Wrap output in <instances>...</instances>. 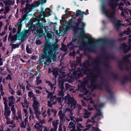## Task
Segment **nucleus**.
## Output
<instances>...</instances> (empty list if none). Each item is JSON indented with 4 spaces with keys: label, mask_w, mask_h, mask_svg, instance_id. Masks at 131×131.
I'll return each instance as SVG.
<instances>
[{
    "label": "nucleus",
    "mask_w": 131,
    "mask_h": 131,
    "mask_svg": "<svg viewBox=\"0 0 131 131\" xmlns=\"http://www.w3.org/2000/svg\"><path fill=\"white\" fill-rule=\"evenodd\" d=\"M77 74L76 79H79L80 77H82L83 76V73L81 72H80L78 74L77 72Z\"/></svg>",
    "instance_id": "c85d7f7f"
},
{
    "label": "nucleus",
    "mask_w": 131,
    "mask_h": 131,
    "mask_svg": "<svg viewBox=\"0 0 131 131\" xmlns=\"http://www.w3.org/2000/svg\"><path fill=\"white\" fill-rule=\"evenodd\" d=\"M28 14L26 13V14H24L22 16V18L19 19L18 21L22 23L25 19H26V18Z\"/></svg>",
    "instance_id": "393cba45"
},
{
    "label": "nucleus",
    "mask_w": 131,
    "mask_h": 131,
    "mask_svg": "<svg viewBox=\"0 0 131 131\" xmlns=\"http://www.w3.org/2000/svg\"><path fill=\"white\" fill-rule=\"evenodd\" d=\"M11 110L12 111L13 114H14V117L15 116V113H16V110L15 108V105H13L11 108Z\"/></svg>",
    "instance_id": "bb28decb"
},
{
    "label": "nucleus",
    "mask_w": 131,
    "mask_h": 131,
    "mask_svg": "<svg viewBox=\"0 0 131 131\" xmlns=\"http://www.w3.org/2000/svg\"><path fill=\"white\" fill-rule=\"evenodd\" d=\"M6 79L7 80H12V78L11 77V75L10 74H8V76L6 78Z\"/></svg>",
    "instance_id": "a19ab883"
},
{
    "label": "nucleus",
    "mask_w": 131,
    "mask_h": 131,
    "mask_svg": "<svg viewBox=\"0 0 131 131\" xmlns=\"http://www.w3.org/2000/svg\"><path fill=\"white\" fill-rule=\"evenodd\" d=\"M42 126L41 125H39L37 127V131H42Z\"/></svg>",
    "instance_id": "8fccbe9b"
},
{
    "label": "nucleus",
    "mask_w": 131,
    "mask_h": 131,
    "mask_svg": "<svg viewBox=\"0 0 131 131\" xmlns=\"http://www.w3.org/2000/svg\"><path fill=\"white\" fill-rule=\"evenodd\" d=\"M122 46L123 49V51L125 53H127L130 50V49L128 48L126 49V45L125 43H123L122 44Z\"/></svg>",
    "instance_id": "4be33fe9"
},
{
    "label": "nucleus",
    "mask_w": 131,
    "mask_h": 131,
    "mask_svg": "<svg viewBox=\"0 0 131 131\" xmlns=\"http://www.w3.org/2000/svg\"><path fill=\"white\" fill-rule=\"evenodd\" d=\"M91 113L89 112V111H88L86 110H85V111L84 113V115H90L91 114Z\"/></svg>",
    "instance_id": "37998d69"
},
{
    "label": "nucleus",
    "mask_w": 131,
    "mask_h": 131,
    "mask_svg": "<svg viewBox=\"0 0 131 131\" xmlns=\"http://www.w3.org/2000/svg\"><path fill=\"white\" fill-rule=\"evenodd\" d=\"M82 18H79L77 19L78 22L75 21L73 23L75 25H71V27L73 28V31L75 34H77L78 30L80 31L79 32V36L81 37H83L85 35L84 27L85 24L82 22Z\"/></svg>",
    "instance_id": "7ed1b4c3"
},
{
    "label": "nucleus",
    "mask_w": 131,
    "mask_h": 131,
    "mask_svg": "<svg viewBox=\"0 0 131 131\" xmlns=\"http://www.w3.org/2000/svg\"><path fill=\"white\" fill-rule=\"evenodd\" d=\"M53 75L55 77H56L59 75V72L57 69H55L52 71Z\"/></svg>",
    "instance_id": "b1692460"
},
{
    "label": "nucleus",
    "mask_w": 131,
    "mask_h": 131,
    "mask_svg": "<svg viewBox=\"0 0 131 131\" xmlns=\"http://www.w3.org/2000/svg\"><path fill=\"white\" fill-rule=\"evenodd\" d=\"M10 9L8 6L5 7V10L6 12H8L10 10Z\"/></svg>",
    "instance_id": "3c124183"
},
{
    "label": "nucleus",
    "mask_w": 131,
    "mask_h": 131,
    "mask_svg": "<svg viewBox=\"0 0 131 131\" xmlns=\"http://www.w3.org/2000/svg\"><path fill=\"white\" fill-rule=\"evenodd\" d=\"M58 47L57 43L52 44L49 42L47 41L45 43L42 51L43 53L41 54L39 59L41 62L46 60L47 62L51 61L52 60L56 58V56L55 54L56 49Z\"/></svg>",
    "instance_id": "f03ea898"
},
{
    "label": "nucleus",
    "mask_w": 131,
    "mask_h": 131,
    "mask_svg": "<svg viewBox=\"0 0 131 131\" xmlns=\"http://www.w3.org/2000/svg\"><path fill=\"white\" fill-rule=\"evenodd\" d=\"M60 87L61 90H64V84L63 83H61L60 86Z\"/></svg>",
    "instance_id": "de8ad7c7"
},
{
    "label": "nucleus",
    "mask_w": 131,
    "mask_h": 131,
    "mask_svg": "<svg viewBox=\"0 0 131 131\" xmlns=\"http://www.w3.org/2000/svg\"><path fill=\"white\" fill-rule=\"evenodd\" d=\"M75 43H74V42L72 41L70 42L68 44V45L69 46H72L75 45Z\"/></svg>",
    "instance_id": "bf43d9fd"
},
{
    "label": "nucleus",
    "mask_w": 131,
    "mask_h": 131,
    "mask_svg": "<svg viewBox=\"0 0 131 131\" xmlns=\"http://www.w3.org/2000/svg\"><path fill=\"white\" fill-rule=\"evenodd\" d=\"M41 1H42L39 0L37 1L34 2L31 4L33 8L38 7L40 4H43V3H41Z\"/></svg>",
    "instance_id": "6ab92c4d"
},
{
    "label": "nucleus",
    "mask_w": 131,
    "mask_h": 131,
    "mask_svg": "<svg viewBox=\"0 0 131 131\" xmlns=\"http://www.w3.org/2000/svg\"><path fill=\"white\" fill-rule=\"evenodd\" d=\"M10 113L11 111L10 110L6 111V112H4V115L5 116V117H6L7 116H9Z\"/></svg>",
    "instance_id": "c756f323"
},
{
    "label": "nucleus",
    "mask_w": 131,
    "mask_h": 131,
    "mask_svg": "<svg viewBox=\"0 0 131 131\" xmlns=\"http://www.w3.org/2000/svg\"><path fill=\"white\" fill-rule=\"evenodd\" d=\"M73 128L70 130V131H78L77 129H75V126H71V128Z\"/></svg>",
    "instance_id": "4d7b16f0"
},
{
    "label": "nucleus",
    "mask_w": 131,
    "mask_h": 131,
    "mask_svg": "<svg viewBox=\"0 0 131 131\" xmlns=\"http://www.w3.org/2000/svg\"><path fill=\"white\" fill-rule=\"evenodd\" d=\"M18 25L17 28V34L20 33V31L21 30V28L22 27L21 22L19 21L17 23Z\"/></svg>",
    "instance_id": "5701e85b"
},
{
    "label": "nucleus",
    "mask_w": 131,
    "mask_h": 131,
    "mask_svg": "<svg viewBox=\"0 0 131 131\" xmlns=\"http://www.w3.org/2000/svg\"><path fill=\"white\" fill-rule=\"evenodd\" d=\"M76 12V13L75 14L76 16L78 17L79 16H80L81 17V18H82V19H83L84 15H87L88 14L85 13V12H82L81 10L79 9Z\"/></svg>",
    "instance_id": "f3484780"
},
{
    "label": "nucleus",
    "mask_w": 131,
    "mask_h": 131,
    "mask_svg": "<svg viewBox=\"0 0 131 131\" xmlns=\"http://www.w3.org/2000/svg\"><path fill=\"white\" fill-rule=\"evenodd\" d=\"M92 39L94 40V42L91 45L90 47L87 48V49L88 51L92 52H94L95 51V49L94 47L96 43L99 41L103 43H108L110 45H113L114 42V40H109L107 39H101L99 40H96L92 38Z\"/></svg>",
    "instance_id": "39448f33"
},
{
    "label": "nucleus",
    "mask_w": 131,
    "mask_h": 131,
    "mask_svg": "<svg viewBox=\"0 0 131 131\" xmlns=\"http://www.w3.org/2000/svg\"><path fill=\"white\" fill-rule=\"evenodd\" d=\"M62 99V98L61 97H58L57 99V100L59 103H60V104H61Z\"/></svg>",
    "instance_id": "58836bf2"
},
{
    "label": "nucleus",
    "mask_w": 131,
    "mask_h": 131,
    "mask_svg": "<svg viewBox=\"0 0 131 131\" xmlns=\"http://www.w3.org/2000/svg\"><path fill=\"white\" fill-rule=\"evenodd\" d=\"M10 39L11 40L12 43H14L15 41H17L18 38V35L16 34L14 35H12V33L10 32L9 35L8 40V41L10 40Z\"/></svg>",
    "instance_id": "f8f14e48"
},
{
    "label": "nucleus",
    "mask_w": 131,
    "mask_h": 131,
    "mask_svg": "<svg viewBox=\"0 0 131 131\" xmlns=\"http://www.w3.org/2000/svg\"><path fill=\"white\" fill-rule=\"evenodd\" d=\"M77 39V37L76 36L74 35V37L72 38V40L74 42V43H75V42L76 41Z\"/></svg>",
    "instance_id": "a18cd8bd"
},
{
    "label": "nucleus",
    "mask_w": 131,
    "mask_h": 131,
    "mask_svg": "<svg viewBox=\"0 0 131 131\" xmlns=\"http://www.w3.org/2000/svg\"><path fill=\"white\" fill-rule=\"evenodd\" d=\"M52 104L51 103V102L49 101H48V107L51 108L52 107Z\"/></svg>",
    "instance_id": "864d4df0"
},
{
    "label": "nucleus",
    "mask_w": 131,
    "mask_h": 131,
    "mask_svg": "<svg viewBox=\"0 0 131 131\" xmlns=\"http://www.w3.org/2000/svg\"><path fill=\"white\" fill-rule=\"evenodd\" d=\"M77 103V101L73 97H71L68 98L67 103L68 106L70 105L69 107L71 109L73 110L75 108Z\"/></svg>",
    "instance_id": "0eeeda50"
},
{
    "label": "nucleus",
    "mask_w": 131,
    "mask_h": 131,
    "mask_svg": "<svg viewBox=\"0 0 131 131\" xmlns=\"http://www.w3.org/2000/svg\"><path fill=\"white\" fill-rule=\"evenodd\" d=\"M36 43L37 45H40L42 43V42L39 39H37L36 41Z\"/></svg>",
    "instance_id": "79ce46f5"
},
{
    "label": "nucleus",
    "mask_w": 131,
    "mask_h": 131,
    "mask_svg": "<svg viewBox=\"0 0 131 131\" xmlns=\"http://www.w3.org/2000/svg\"><path fill=\"white\" fill-rule=\"evenodd\" d=\"M15 102L9 101L8 103V105L9 107L12 106L15 103Z\"/></svg>",
    "instance_id": "5fc2aeb1"
},
{
    "label": "nucleus",
    "mask_w": 131,
    "mask_h": 131,
    "mask_svg": "<svg viewBox=\"0 0 131 131\" xmlns=\"http://www.w3.org/2000/svg\"><path fill=\"white\" fill-rule=\"evenodd\" d=\"M101 57H96L93 61L92 64H94L95 66L92 70V71L89 73V75L87 76L85 79L88 78L87 80L90 81L91 84L90 86L91 91L93 90L96 89L100 90L102 89L101 86L104 84V83L102 82L99 84H96L97 80V78L100 76L101 74V70L100 67V60Z\"/></svg>",
    "instance_id": "f257e3e1"
},
{
    "label": "nucleus",
    "mask_w": 131,
    "mask_h": 131,
    "mask_svg": "<svg viewBox=\"0 0 131 131\" xmlns=\"http://www.w3.org/2000/svg\"><path fill=\"white\" fill-rule=\"evenodd\" d=\"M106 72L107 73H110V74L113 76V78L114 79L117 80L118 79V76L117 74L112 72L107 69L106 70Z\"/></svg>",
    "instance_id": "a211bd4d"
},
{
    "label": "nucleus",
    "mask_w": 131,
    "mask_h": 131,
    "mask_svg": "<svg viewBox=\"0 0 131 131\" xmlns=\"http://www.w3.org/2000/svg\"><path fill=\"white\" fill-rule=\"evenodd\" d=\"M4 106V112H6V111L10 110L9 107H8V105Z\"/></svg>",
    "instance_id": "6e6d98bb"
},
{
    "label": "nucleus",
    "mask_w": 131,
    "mask_h": 131,
    "mask_svg": "<svg viewBox=\"0 0 131 131\" xmlns=\"http://www.w3.org/2000/svg\"><path fill=\"white\" fill-rule=\"evenodd\" d=\"M56 97V96H51L50 97V100L51 102L53 101L54 99Z\"/></svg>",
    "instance_id": "e2e57ef3"
},
{
    "label": "nucleus",
    "mask_w": 131,
    "mask_h": 131,
    "mask_svg": "<svg viewBox=\"0 0 131 131\" xmlns=\"http://www.w3.org/2000/svg\"><path fill=\"white\" fill-rule=\"evenodd\" d=\"M8 99L9 100L12 102H15V99L14 96H11L8 97Z\"/></svg>",
    "instance_id": "72a5a7b5"
},
{
    "label": "nucleus",
    "mask_w": 131,
    "mask_h": 131,
    "mask_svg": "<svg viewBox=\"0 0 131 131\" xmlns=\"http://www.w3.org/2000/svg\"><path fill=\"white\" fill-rule=\"evenodd\" d=\"M76 62L78 64H80L81 61V58L79 57H76Z\"/></svg>",
    "instance_id": "4c0bfd02"
},
{
    "label": "nucleus",
    "mask_w": 131,
    "mask_h": 131,
    "mask_svg": "<svg viewBox=\"0 0 131 131\" xmlns=\"http://www.w3.org/2000/svg\"><path fill=\"white\" fill-rule=\"evenodd\" d=\"M97 113H96L95 115L96 117L97 116H102V114L100 110H97Z\"/></svg>",
    "instance_id": "7c9ffc66"
},
{
    "label": "nucleus",
    "mask_w": 131,
    "mask_h": 131,
    "mask_svg": "<svg viewBox=\"0 0 131 131\" xmlns=\"http://www.w3.org/2000/svg\"><path fill=\"white\" fill-rule=\"evenodd\" d=\"M34 102L33 103L32 106H37L38 105L39 103L36 100H34Z\"/></svg>",
    "instance_id": "f704fd0d"
},
{
    "label": "nucleus",
    "mask_w": 131,
    "mask_h": 131,
    "mask_svg": "<svg viewBox=\"0 0 131 131\" xmlns=\"http://www.w3.org/2000/svg\"><path fill=\"white\" fill-rule=\"evenodd\" d=\"M109 4L113 11L112 13L113 15H108V11L106 9L105 5L104 3L102 5V12L103 13L106 15L107 17L111 19L115 20L116 18L114 15L115 14L116 9L118 5V3L113 2L112 3L110 2L109 3Z\"/></svg>",
    "instance_id": "20e7f679"
},
{
    "label": "nucleus",
    "mask_w": 131,
    "mask_h": 131,
    "mask_svg": "<svg viewBox=\"0 0 131 131\" xmlns=\"http://www.w3.org/2000/svg\"><path fill=\"white\" fill-rule=\"evenodd\" d=\"M59 121L58 120H56L55 121H54L52 122V126L54 127V131H57V129L58 127L57 125L59 123L58 121Z\"/></svg>",
    "instance_id": "aec40b11"
},
{
    "label": "nucleus",
    "mask_w": 131,
    "mask_h": 131,
    "mask_svg": "<svg viewBox=\"0 0 131 131\" xmlns=\"http://www.w3.org/2000/svg\"><path fill=\"white\" fill-rule=\"evenodd\" d=\"M27 32L28 31L27 30H26L25 31L21 32L20 33L18 34V39L20 40V38L21 37V39L24 40V41L25 40V38L26 37V34Z\"/></svg>",
    "instance_id": "4468645a"
},
{
    "label": "nucleus",
    "mask_w": 131,
    "mask_h": 131,
    "mask_svg": "<svg viewBox=\"0 0 131 131\" xmlns=\"http://www.w3.org/2000/svg\"><path fill=\"white\" fill-rule=\"evenodd\" d=\"M3 100L4 101V106L8 105L7 102L8 101L6 97H4L3 98Z\"/></svg>",
    "instance_id": "2f4dec72"
},
{
    "label": "nucleus",
    "mask_w": 131,
    "mask_h": 131,
    "mask_svg": "<svg viewBox=\"0 0 131 131\" xmlns=\"http://www.w3.org/2000/svg\"><path fill=\"white\" fill-rule=\"evenodd\" d=\"M40 20H38L36 23V25L34 27V29H43V26L42 24V22H40Z\"/></svg>",
    "instance_id": "2eb2a0df"
},
{
    "label": "nucleus",
    "mask_w": 131,
    "mask_h": 131,
    "mask_svg": "<svg viewBox=\"0 0 131 131\" xmlns=\"http://www.w3.org/2000/svg\"><path fill=\"white\" fill-rule=\"evenodd\" d=\"M55 85V84H52V83H51V85H49L51 90H53V89H54V90L56 88V86H54Z\"/></svg>",
    "instance_id": "49530a36"
},
{
    "label": "nucleus",
    "mask_w": 131,
    "mask_h": 131,
    "mask_svg": "<svg viewBox=\"0 0 131 131\" xmlns=\"http://www.w3.org/2000/svg\"><path fill=\"white\" fill-rule=\"evenodd\" d=\"M104 85V86L106 87L107 92L110 94V96L107 98V99L110 100H115V97L113 94L110 88L108 86L107 84H104L103 85Z\"/></svg>",
    "instance_id": "6e6552de"
},
{
    "label": "nucleus",
    "mask_w": 131,
    "mask_h": 131,
    "mask_svg": "<svg viewBox=\"0 0 131 131\" xmlns=\"http://www.w3.org/2000/svg\"><path fill=\"white\" fill-rule=\"evenodd\" d=\"M64 115L62 114L59 116L60 119L61 121L63 122L64 120Z\"/></svg>",
    "instance_id": "ea45409f"
},
{
    "label": "nucleus",
    "mask_w": 131,
    "mask_h": 131,
    "mask_svg": "<svg viewBox=\"0 0 131 131\" xmlns=\"http://www.w3.org/2000/svg\"><path fill=\"white\" fill-rule=\"evenodd\" d=\"M10 45L12 46V49H15L17 48L16 46V44H13L12 43H11Z\"/></svg>",
    "instance_id": "0e129e2a"
},
{
    "label": "nucleus",
    "mask_w": 131,
    "mask_h": 131,
    "mask_svg": "<svg viewBox=\"0 0 131 131\" xmlns=\"http://www.w3.org/2000/svg\"><path fill=\"white\" fill-rule=\"evenodd\" d=\"M32 87V86L30 84H27L26 86V89L28 90H29L30 88Z\"/></svg>",
    "instance_id": "c03bdc74"
},
{
    "label": "nucleus",
    "mask_w": 131,
    "mask_h": 131,
    "mask_svg": "<svg viewBox=\"0 0 131 131\" xmlns=\"http://www.w3.org/2000/svg\"><path fill=\"white\" fill-rule=\"evenodd\" d=\"M130 57L131 55L130 54L126 55L123 58L124 61L126 62L127 61H129L128 60V58Z\"/></svg>",
    "instance_id": "a878e982"
},
{
    "label": "nucleus",
    "mask_w": 131,
    "mask_h": 131,
    "mask_svg": "<svg viewBox=\"0 0 131 131\" xmlns=\"http://www.w3.org/2000/svg\"><path fill=\"white\" fill-rule=\"evenodd\" d=\"M72 18L69 20L70 22L68 24V25H66V28L64 29V32H67L68 30L72 28L73 30V27L71 28V25H72V24L75 21L76 19V18L75 17H73L72 16Z\"/></svg>",
    "instance_id": "1a4fd4ad"
},
{
    "label": "nucleus",
    "mask_w": 131,
    "mask_h": 131,
    "mask_svg": "<svg viewBox=\"0 0 131 131\" xmlns=\"http://www.w3.org/2000/svg\"><path fill=\"white\" fill-rule=\"evenodd\" d=\"M64 92L63 90H61L58 93V94L59 96H63L64 94Z\"/></svg>",
    "instance_id": "c9c22d12"
},
{
    "label": "nucleus",
    "mask_w": 131,
    "mask_h": 131,
    "mask_svg": "<svg viewBox=\"0 0 131 131\" xmlns=\"http://www.w3.org/2000/svg\"><path fill=\"white\" fill-rule=\"evenodd\" d=\"M61 17L62 19L60 20V23H61V21L64 22L65 20V16L64 15H63Z\"/></svg>",
    "instance_id": "13d9d810"
},
{
    "label": "nucleus",
    "mask_w": 131,
    "mask_h": 131,
    "mask_svg": "<svg viewBox=\"0 0 131 131\" xmlns=\"http://www.w3.org/2000/svg\"><path fill=\"white\" fill-rule=\"evenodd\" d=\"M68 90L70 91H72L73 93H74L76 92V91L74 90V89L72 87H71Z\"/></svg>",
    "instance_id": "680f3d73"
},
{
    "label": "nucleus",
    "mask_w": 131,
    "mask_h": 131,
    "mask_svg": "<svg viewBox=\"0 0 131 131\" xmlns=\"http://www.w3.org/2000/svg\"><path fill=\"white\" fill-rule=\"evenodd\" d=\"M27 125V123H25V125L24 124V122L22 121L20 124V126L22 128H25L26 126Z\"/></svg>",
    "instance_id": "473e14b6"
},
{
    "label": "nucleus",
    "mask_w": 131,
    "mask_h": 131,
    "mask_svg": "<svg viewBox=\"0 0 131 131\" xmlns=\"http://www.w3.org/2000/svg\"><path fill=\"white\" fill-rule=\"evenodd\" d=\"M65 86L67 90H68L71 87H72V86L71 85L67 83L65 84Z\"/></svg>",
    "instance_id": "e433bc0d"
},
{
    "label": "nucleus",
    "mask_w": 131,
    "mask_h": 131,
    "mask_svg": "<svg viewBox=\"0 0 131 131\" xmlns=\"http://www.w3.org/2000/svg\"><path fill=\"white\" fill-rule=\"evenodd\" d=\"M19 86L23 90H24L25 89V86L24 85H23V84H19Z\"/></svg>",
    "instance_id": "69168bd1"
},
{
    "label": "nucleus",
    "mask_w": 131,
    "mask_h": 131,
    "mask_svg": "<svg viewBox=\"0 0 131 131\" xmlns=\"http://www.w3.org/2000/svg\"><path fill=\"white\" fill-rule=\"evenodd\" d=\"M33 93L31 91H30L28 93V96L30 98H31L33 95Z\"/></svg>",
    "instance_id": "603ef678"
},
{
    "label": "nucleus",
    "mask_w": 131,
    "mask_h": 131,
    "mask_svg": "<svg viewBox=\"0 0 131 131\" xmlns=\"http://www.w3.org/2000/svg\"><path fill=\"white\" fill-rule=\"evenodd\" d=\"M77 72L74 71L72 74L67 77V81L70 83H72L74 79H76Z\"/></svg>",
    "instance_id": "9b49d317"
},
{
    "label": "nucleus",
    "mask_w": 131,
    "mask_h": 131,
    "mask_svg": "<svg viewBox=\"0 0 131 131\" xmlns=\"http://www.w3.org/2000/svg\"><path fill=\"white\" fill-rule=\"evenodd\" d=\"M89 64L88 61H87L86 63L84 62L83 63V68L84 69L83 71V74L84 75H86L87 76L89 75V73L92 71V70L88 67Z\"/></svg>",
    "instance_id": "423d86ee"
},
{
    "label": "nucleus",
    "mask_w": 131,
    "mask_h": 131,
    "mask_svg": "<svg viewBox=\"0 0 131 131\" xmlns=\"http://www.w3.org/2000/svg\"><path fill=\"white\" fill-rule=\"evenodd\" d=\"M117 23H115V24H114V27H116L117 30H119V28L121 25V23H120V20H117Z\"/></svg>",
    "instance_id": "412c9836"
},
{
    "label": "nucleus",
    "mask_w": 131,
    "mask_h": 131,
    "mask_svg": "<svg viewBox=\"0 0 131 131\" xmlns=\"http://www.w3.org/2000/svg\"><path fill=\"white\" fill-rule=\"evenodd\" d=\"M73 111V109H71L70 108L67 107L66 110V112H68L70 113H72Z\"/></svg>",
    "instance_id": "09e8293b"
},
{
    "label": "nucleus",
    "mask_w": 131,
    "mask_h": 131,
    "mask_svg": "<svg viewBox=\"0 0 131 131\" xmlns=\"http://www.w3.org/2000/svg\"><path fill=\"white\" fill-rule=\"evenodd\" d=\"M17 115L19 118H22V115L21 112L20 111H18L17 112Z\"/></svg>",
    "instance_id": "338daca9"
},
{
    "label": "nucleus",
    "mask_w": 131,
    "mask_h": 131,
    "mask_svg": "<svg viewBox=\"0 0 131 131\" xmlns=\"http://www.w3.org/2000/svg\"><path fill=\"white\" fill-rule=\"evenodd\" d=\"M115 58L114 56L113 55L111 56L110 57L107 56L106 57V60L103 63V66L106 68L107 69L110 68V67L107 60L109 59H115Z\"/></svg>",
    "instance_id": "ddd939ff"
},
{
    "label": "nucleus",
    "mask_w": 131,
    "mask_h": 131,
    "mask_svg": "<svg viewBox=\"0 0 131 131\" xmlns=\"http://www.w3.org/2000/svg\"><path fill=\"white\" fill-rule=\"evenodd\" d=\"M43 33V29H35V34L38 36L39 38H41L42 37Z\"/></svg>",
    "instance_id": "dca6fc26"
},
{
    "label": "nucleus",
    "mask_w": 131,
    "mask_h": 131,
    "mask_svg": "<svg viewBox=\"0 0 131 131\" xmlns=\"http://www.w3.org/2000/svg\"><path fill=\"white\" fill-rule=\"evenodd\" d=\"M26 7L24 8H23L22 10H20V11L23 12L24 9V12L28 14L29 12L31 11L33 7L31 4V5L28 3H26Z\"/></svg>",
    "instance_id": "9d476101"
},
{
    "label": "nucleus",
    "mask_w": 131,
    "mask_h": 131,
    "mask_svg": "<svg viewBox=\"0 0 131 131\" xmlns=\"http://www.w3.org/2000/svg\"><path fill=\"white\" fill-rule=\"evenodd\" d=\"M52 112L54 114V115L56 116L57 112V111H56L55 110L51 109Z\"/></svg>",
    "instance_id": "774afa93"
},
{
    "label": "nucleus",
    "mask_w": 131,
    "mask_h": 131,
    "mask_svg": "<svg viewBox=\"0 0 131 131\" xmlns=\"http://www.w3.org/2000/svg\"><path fill=\"white\" fill-rule=\"evenodd\" d=\"M36 82L37 83V85H38L41 84L42 81L40 79L39 80L36 81Z\"/></svg>",
    "instance_id": "052dcab7"
},
{
    "label": "nucleus",
    "mask_w": 131,
    "mask_h": 131,
    "mask_svg": "<svg viewBox=\"0 0 131 131\" xmlns=\"http://www.w3.org/2000/svg\"><path fill=\"white\" fill-rule=\"evenodd\" d=\"M122 63L123 62H119L118 63L119 69L121 71H122L124 69L122 65Z\"/></svg>",
    "instance_id": "cd10ccee"
}]
</instances>
